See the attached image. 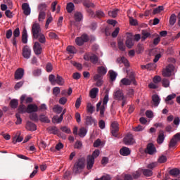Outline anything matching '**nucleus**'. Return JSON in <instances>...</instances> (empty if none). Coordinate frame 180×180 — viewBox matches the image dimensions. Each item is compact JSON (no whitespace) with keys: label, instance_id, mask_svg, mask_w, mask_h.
<instances>
[{"label":"nucleus","instance_id":"obj_1","mask_svg":"<svg viewBox=\"0 0 180 180\" xmlns=\"http://www.w3.org/2000/svg\"><path fill=\"white\" fill-rule=\"evenodd\" d=\"M113 99L117 101L118 102H122V107L124 105H127V96H124L123 90L120 89H117L114 91L112 94Z\"/></svg>","mask_w":180,"mask_h":180},{"label":"nucleus","instance_id":"obj_2","mask_svg":"<svg viewBox=\"0 0 180 180\" xmlns=\"http://www.w3.org/2000/svg\"><path fill=\"white\" fill-rule=\"evenodd\" d=\"M109 102V94H106L102 101H99L96 104V111L100 112L101 116L103 117L105 115V110L108 107V103Z\"/></svg>","mask_w":180,"mask_h":180},{"label":"nucleus","instance_id":"obj_3","mask_svg":"<svg viewBox=\"0 0 180 180\" xmlns=\"http://www.w3.org/2000/svg\"><path fill=\"white\" fill-rule=\"evenodd\" d=\"M84 168H85V158H82L75 163L73 171L75 174H78V172H81V170L84 169Z\"/></svg>","mask_w":180,"mask_h":180},{"label":"nucleus","instance_id":"obj_4","mask_svg":"<svg viewBox=\"0 0 180 180\" xmlns=\"http://www.w3.org/2000/svg\"><path fill=\"white\" fill-rule=\"evenodd\" d=\"M175 71V66L173 65H169L163 70L162 75L163 77H171Z\"/></svg>","mask_w":180,"mask_h":180},{"label":"nucleus","instance_id":"obj_5","mask_svg":"<svg viewBox=\"0 0 180 180\" xmlns=\"http://www.w3.org/2000/svg\"><path fill=\"white\" fill-rule=\"evenodd\" d=\"M131 84H133L134 85H136L137 84L136 82V79H134V76L130 77L129 79H127V78L122 79L120 82V86H122V85L129 86V85H131Z\"/></svg>","mask_w":180,"mask_h":180},{"label":"nucleus","instance_id":"obj_6","mask_svg":"<svg viewBox=\"0 0 180 180\" xmlns=\"http://www.w3.org/2000/svg\"><path fill=\"white\" fill-rule=\"evenodd\" d=\"M26 99V95L23 94L20 97V105L18 107L19 113H27V107L23 104L25 100Z\"/></svg>","mask_w":180,"mask_h":180},{"label":"nucleus","instance_id":"obj_7","mask_svg":"<svg viewBox=\"0 0 180 180\" xmlns=\"http://www.w3.org/2000/svg\"><path fill=\"white\" fill-rule=\"evenodd\" d=\"M110 131L113 137H117V131H119V123L115 121L111 123Z\"/></svg>","mask_w":180,"mask_h":180},{"label":"nucleus","instance_id":"obj_8","mask_svg":"<svg viewBox=\"0 0 180 180\" xmlns=\"http://www.w3.org/2000/svg\"><path fill=\"white\" fill-rule=\"evenodd\" d=\"M84 58L86 61H91L92 64H97L99 60L98 56L95 54H86L84 55Z\"/></svg>","mask_w":180,"mask_h":180},{"label":"nucleus","instance_id":"obj_9","mask_svg":"<svg viewBox=\"0 0 180 180\" xmlns=\"http://www.w3.org/2000/svg\"><path fill=\"white\" fill-rule=\"evenodd\" d=\"M89 40L88 35L83 34L80 37H77L75 39V43L77 46H82L84 43H86Z\"/></svg>","mask_w":180,"mask_h":180},{"label":"nucleus","instance_id":"obj_10","mask_svg":"<svg viewBox=\"0 0 180 180\" xmlns=\"http://www.w3.org/2000/svg\"><path fill=\"white\" fill-rule=\"evenodd\" d=\"M32 32L33 37L41 33V28H40V24L37 22H34L32 27Z\"/></svg>","mask_w":180,"mask_h":180},{"label":"nucleus","instance_id":"obj_11","mask_svg":"<svg viewBox=\"0 0 180 180\" xmlns=\"http://www.w3.org/2000/svg\"><path fill=\"white\" fill-rule=\"evenodd\" d=\"M33 50L36 56H40V54H41V51H43V48L41 47V44H40V42L39 41L34 42Z\"/></svg>","mask_w":180,"mask_h":180},{"label":"nucleus","instance_id":"obj_12","mask_svg":"<svg viewBox=\"0 0 180 180\" xmlns=\"http://www.w3.org/2000/svg\"><path fill=\"white\" fill-rule=\"evenodd\" d=\"M31 56L32 50L30 49L29 46H25L22 49V57H24V58H26L27 60H29Z\"/></svg>","mask_w":180,"mask_h":180},{"label":"nucleus","instance_id":"obj_13","mask_svg":"<svg viewBox=\"0 0 180 180\" xmlns=\"http://www.w3.org/2000/svg\"><path fill=\"white\" fill-rule=\"evenodd\" d=\"M125 44L128 49H131L134 46V41L133 40V35L131 34H127Z\"/></svg>","mask_w":180,"mask_h":180},{"label":"nucleus","instance_id":"obj_14","mask_svg":"<svg viewBox=\"0 0 180 180\" xmlns=\"http://www.w3.org/2000/svg\"><path fill=\"white\" fill-rule=\"evenodd\" d=\"M124 143L126 146H131L134 144V139H133L132 134H128L124 138Z\"/></svg>","mask_w":180,"mask_h":180},{"label":"nucleus","instance_id":"obj_15","mask_svg":"<svg viewBox=\"0 0 180 180\" xmlns=\"http://www.w3.org/2000/svg\"><path fill=\"white\" fill-rule=\"evenodd\" d=\"M156 151H157V149L155 148V146H154V144L149 143L147 146L145 153L146 154H150V155H153V154H155Z\"/></svg>","mask_w":180,"mask_h":180},{"label":"nucleus","instance_id":"obj_16","mask_svg":"<svg viewBox=\"0 0 180 180\" xmlns=\"http://www.w3.org/2000/svg\"><path fill=\"white\" fill-rule=\"evenodd\" d=\"M23 75H25V70L23 68H18L15 72V79H22Z\"/></svg>","mask_w":180,"mask_h":180},{"label":"nucleus","instance_id":"obj_17","mask_svg":"<svg viewBox=\"0 0 180 180\" xmlns=\"http://www.w3.org/2000/svg\"><path fill=\"white\" fill-rule=\"evenodd\" d=\"M20 134V131L16 132L15 135L13 139V144H16V143H22V141H23V137L21 136Z\"/></svg>","mask_w":180,"mask_h":180},{"label":"nucleus","instance_id":"obj_18","mask_svg":"<svg viewBox=\"0 0 180 180\" xmlns=\"http://www.w3.org/2000/svg\"><path fill=\"white\" fill-rule=\"evenodd\" d=\"M94 81L96 82V86H102L103 81L102 80V76L101 75H95L94 76Z\"/></svg>","mask_w":180,"mask_h":180},{"label":"nucleus","instance_id":"obj_19","mask_svg":"<svg viewBox=\"0 0 180 180\" xmlns=\"http://www.w3.org/2000/svg\"><path fill=\"white\" fill-rule=\"evenodd\" d=\"M25 129L28 130V131H34L37 130V127H36V124H34V123L30 121L27 122Z\"/></svg>","mask_w":180,"mask_h":180},{"label":"nucleus","instance_id":"obj_20","mask_svg":"<svg viewBox=\"0 0 180 180\" xmlns=\"http://www.w3.org/2000/svg\"><path fill=\"white\" fill-rule=\"evenodd\" d=\"M34 39L38 40V41H39V43H41V44H44V43H46V36H44V34H43L42 32L34 37Z\"/></svg>","mask_w":180,"mask_h":180},{"label":"nucleus","instance_id":"obj_21","mask_svg":"<svg viewBox=\"0 0 180 180\" xmlns=\"http://www.w3.org/2000/svg\"><path fill=\"white\" fill-rule=\"evenodd\" d=\"M22 8L24 12V15H26V16H29L30 15V6H29V4L27 3H24L22 5Z\"/></svg>","mask_w":180,"mask_h":180},{"label":"nucleus","instance_id":"obj_22","mask_svg":"<svg viewBox=\"0 0 180 180\" xmlns=\"http://www.w3.org/2000/svg\"><path fill=\"white\" fill-rule=\"evenodd\" d=\"M130 148L124 146L120 150V154L123 155L124 157H127V155H130Z\"/></svg>","mask_w":180,"mask_h":180},{"label":"nucleus","instance_id":"obj_23","mask_svg":"<svg viewBox=\"0 0 180 180\" xmlns=\"http://www.w3.org/2000/svg\"><path fill=\"white\" fill-rule=\"evenodd\" d=\"M98 94H99V89L94 87L90 90L89 96L91 99H95L98 96Z\"/></svg>","mask_w":180,"mask_h":180},{"label":"nucleus","instance_id":"obj_24","mask_svg":"<svg viewBox=\"0 0 180 180\" xmlns=\"http://www.w3.org/2000/svg\"><path fill=\"white\" fill-rule=\"evenodd\" d=\"M39 110V107L36 104H30L27 105V113H33Z\"/></svg>","mask_w":180,"mask_h":180},{"label":"nucleus","instance_id":"obj_25","mask_svg":"<svg viewBox=\"0 0 180 180\" xmlns=\"http://www.w3.org/2000/svg\"><path fill=\"white\" fill-rule=\"evenodd\" d=\"M87 169H92V167H94V164H95V160L94 159V158L91 157V156H88L87 157Z\"/></svg>","mask_w":180,"mask_h":180},{"label":"nucleus","instance_id":"obj_26","mask_svg":"<svg viewBox=\"0 0 180 180\" xmlns=\"http://www.w3.org/2000/svg\"><path fill=\"white\" fill-rule=\"evenodd\" d=\"M152 101H153V105L157 108V106L160 105V102H161V98H160V96H158V95L154 94L152 96Z\"/></svg>","mask_w":180,"mask_h":180},{"label":"nucleus","instance_id":"obj_27","mask_svg":"<svg viewBox=\"0 0 180 180\" xmlns=\"http://www.w3.org/2000/svg\"><path fill=\"white\" fill-rule=\"evenodd\" d=\"M98 75H101V77L103 75H106V72H108V68L105 66H100L97 69Z\"/></svg>","mask_w":180,"mask_h":180},{"label":"nucleus","instance_id":"obj_28","mask_svg":"<svg viewBox=\"0 0 180 180\" xmlns=\"http://www.w3.org/2000/svg\"><path fill=\"white\" fill-rule=\"evenodd\" d=\"M175 98H176V94L175 93H173L172 94H169L168 95L167 97H166V99H165V102L168 105L170 103V105H172V103H174V102H170V101H172V99H175Z\"/></svg>","mask_w":180,"mask_h":180},{"label":"nucleus","instance_id":"obj_29","mask_svg":"<svg viewBox=\"0 0 180 180\" xmlns=\"http://www.w3.org/2000/svg\"><path fill=\"white\" fill-rule=\"evenodd\" d=\"M86 124L87 126H91V124H96V121L95 119L92 118L91 116H87L86 117Z\"/></svg>","mask_w":180,"mask_h":180},{"label":"nucleus","instance_id":"obj_30","mask_svg":"<svg viewBox=\"0 0 180 180\" xmlns=\"http://www.w3.org/2000/svg\"><path fill=\"white\" fill-rule=\"evenodd\" d=\"M164 140H165L164 132L162 131H160L157 139V142L158 144H162V143H164Z\"/></svg>","mask_w":180,"mask_h":180},{"label":"nucleus","instance_id":"obj_31","mask_svg":"<svg viewBox=\"0 0 180 180\" xmlns=\"http://www.w3.org/2000/svg\"><path fill=\"white\" fill-rule=\"evenodd\" d=\"M87 133H88V129L85 127H82L79 129L78 134H79V137H85V136H86Z\"/></svg>","mask_w":180,"mask_h":180},{"label":"nucleus","instance_id":"obj_32","mask_svg":"<svg viewBox=\"0 0 180 180\" xmlns=\"http://www.w3.org/2000/svg\"><path fill=\"white\" fill-rule=\"evenodd\" d=\"M22 41L24 43V44L27 43V31L26 29H24L22 31Z\"/></svg>","mask_w":180,"mask_h":180},{"label":"nucleus","instance_id":"obj_33","mask_svg":"<svg viewBox=\"0 0 180 180\" xmlns=\"http://www.w3.org/2000/svg\"><path fill=\"white\" fill-rule=\"evenodd\" d=\"M63 119V115H60V117H58V115H55L52 119V122L53 123H61Z\"/></svg>","mask_w":180,"mask_h":180},{"label":"nucleus","instance_id":"obj_34","mask_svg":"<svg viewBox=\"0 0 180 180\" xmlns=\"http://www.w3.org/2000/svg\"><path fill=\"white\" fill-rule=\"evenodd\" d=\"M53 111L55 113H58V115H60V113H61V112H63V107H61L60 105H54L53 108Z\"/></svg>","mask_w":180,"mask_h":180},{"label":"nucleus","instance_id":"obj_35","mask_svg":"<svg viewBox=\"0 0 180 180\" xmlns=\"http://www.w3.org/2000/svg\"><path fill=\"white\" fill-rule=\"evenodd\" d=\"M67 51L69 54H77V49L73 46H68L67 47Z\"/></svg>","mask_w":180,"mask_h":180},{"label":"nucleus","instance_id":"obj_36","mask_svg":"<svg viewBox=\"0 0 180 180\" xmlns=\"http://www.w3.org/2000/svg\"><path fill=\"white\" fill-rule=\"evenodd\" d=\"M86 110H87L88 113L92 114L95 111V107H94L92 103H88L87 105H86Z\"/></svg>","mask_w":180,"mask_h":180},{"label":"nucleus","instance_id":"obj_37","mask_svg":"<svg viewBox=\"0 0 180 180\" xmlns=\"http://www.w3.org/2000/svg\"><path fill=\"white\" fill-rule=\"evenodd\" d=\"M142 172L145 176H153V170L150 169H142Z\"/></svg>","mask_w":180,"mask_h":180},{"label":"nucleus","instance_id":"obj_38","mask_svg":"<svg viewBox=\"0 0 180 180\" xmlns=\"http://www.w3.org/2000/svg\"><path fill=\"white\" fill-rule=\"evenodd\" d=\"M117 63H122V64H124L125 67H129V60L124 57H122L121 58H118L117 60Z\"/></svg>","mask_w":180,"mask_h":180},{"label":"nucleus","instance_id":"obj_39","mask_svg":"<svg viewBox=\"0 0 180 180\" xmlns=\"http://www.w3.org/2000/svg\"><path fill=\"white\" fill-rule=\"evenodd\" d=\"M74 8H75L74 3L70 2L67 4L66 9L69 13H71L74 11Z\"/></svg>","mask_w":180,"mask_h":180},{"label":"nucleus","instance_id":"obj_40","mask_svg":"<svg viewBox=\"0 0 180 180\" xmlns=\"http://www.w3.org/2000/svg\"><path fill=\"white\" fill-rule=\"evenodd\" d=\"M83 15L82 13H79V12H76L75 13V20H76V22H81V20H82L83 19Z\"/></svg>","mask_w":180,"mask_h":180},{"label":"nucleus","instance_id":"obj_41","mask_svg":"<svg viewBox=\"0 0 180 180\" xmlns=\"http://www.w3.org/2000/svg\"><path fill=\"white\" fill-rule=\"evenodd\" d=\"M141 172H143V169H139L136 172H134L132 174L133 177L135 179H137V178H140V176H141Z\"/></svg>","mask_w":180,"mask_h":180},{"label":"nucleus","instance_id":"obj_42","mask_svg":"<svg viewBox=\"0 0 180 180\" xmlns=\"http://www.w3.org/2000/svg\"><path fill=\"white\" fill-rule=\"evenodd\" d=\"M56 84L60 86L64 85V79L58 75L56 77Z\"/></svg>","mask_w":180,"mask_h":180},{"label":"nucleus","instance_id":"obj_43","mask_svg":"<svg viewBox=\"0 0 180 180\" xmlns=\"http://www.w3.org/2000/svg\"><path fill=\"white\" fill-rule=\"evenodd\" d=\"M176 143H178V141L176 140V138H175V136H174L170 140V143L169 144V148H172L175 147V146H176Z\"/></svg>","mask_w":180,"mask_h":180},{"label":"nucleus","instance_id":"obj_44","mask_svg":"<svg viewBox=\"0 0 180 180\" xmlns=\"http://www.w3.org/2000/svg\"><path fill=\"white\" fill-rule=\"evenodd\" d=\"M176 22V15L172 14V15L170 16V18H169V24H170L172 26H174Z\"/></svg>","mask_w":180,"mask_h":180},{"label":"nucleus","instance_id":"obj_45","mask_svg":"<svg viewBox=\"0 0 180 180\" xmlns=\"http://www.w3.org/2000/svg\"><path fill=\"white\" fill-rule=\"evenodd\" d=\"M108 74L110 75L111 81H115L116 79V77H117V73H116L115 71L110 70L108 72Z\"/></svg>","mask_w":180,"mask_h":180},{"label":"nucleus","instance_id":"obj_46","mask_svg":"<svg viewBox=\"0 0 180 180\" xmlns=\"http://www.w3.org/2000/svg\"><path fill=\"white\" fill-rule=\"evenodd\" d=\"M60 130H61V131H63V133H65L66 134H71V133H72L71 129H70L67 126L61 127Z\"/></svg>","mask_w":180,"mask_h":180},{"label":"nucleus","instance_id":"obj_47","mask_svg":"<svg viewBox=\"0 0 180 180\" xmlns=\"http://www.w3.org/2000/svg\"><path fill=\"white\" fill-rule=\"evenodd\" d=\"M48 131L51 134H57V132L58 131V129H57V127H49L48 128Z\"/></svg>","mask_w":180,"mask_h":180},{"label":"nucleus","instance_id":"obj_48","mask_svg":"<svg viewBox=\"0 0 180 180\" xmlns=\"http://www.w3.org/2000/svg\"><path fill=\"white\" fill-rule=\"evenodd\" d=\"M169 174L172 176H178L180 174V171L178 169H173L170 170Z\"/></svg>","mask_w":180,"mask_h":180},{"label":"nucleus","instance_id":"obj_49","mask_svg":"<svg viewBox=\"0 0 180 180\" xmlns=\"http://www.w3.org/2000/svg\"><path fill=\"white\" fill-rule=\"evenodd\" d=\"M49 79L51 85H56L57 79H56V76L54 75H50Z\"/></svg>","mask_w":180,"mask_h":180},{"label":"nucleus","instance_id":"obj_50","mask_svg":"<svg viewBox=\"0 0 180 180\" xmlns=\"http://www.w3.org/2000/svg\"><path fill=\"white\" fill-rule=\"evenodd\" d=\"M164 11V6H159L153 10V15H157L158 13H160V12H162Z\"/></svg>","mask_w":180,"mask_h":180},{"label":"nucleus","instance_id":"obj_51","mask_svg":"<svg viewBox=\"0 0 180 180\" xmlns=\"http://www.w3.org/2000/svg\"><path fill=\"white\" fill-rule=\"evenodd\" d=\"M143 51H144V46L141 44H139L136 49V53H137V54H141Z\"/></svg>","mask_w":180,"mask_h":180},{"label":"nucleus","instance_id":"obj_52","mask_svg":"<svg viewBox=\"0 0 180 180\" xmlns=\"http://www.w3.org/2000/svg\"><path fill=\"white\" fill-rule=\"evenodd\" d=\"M99 154H101V151L96 149L93 152L92 155H89L88 157H91L94 158V160H95V158H98V157H99Z\"/></svg>","mask_w":180,"mask_h":180},{"label":"nucleus","instance_id":"obj_53","mask_svg":"<svg viewBox=\"0 0 180 180\" xmlns=\"http://www.w3.org/2000/svg\"><path fill=\"white\" fill-rule=\"evenodd\" d=\"M162 85L164 88H168L169 86V80L168 79L164 78L162 80Z\"/></svg>","mask_w":180,"mask_h":180},{"label":"nucleus","instance_id":"obj_54","mask_svg":"<svg viewBox=\"0 0 180 180\" xmlns=\"http://www.w3.org/2000/svg\"><path fill=\"white\" fill-rule=\"evenodd\" d=\"M119 12V10H112L108 12V15L109 16H110V18H116V16H117V13Z\"/></svg>","mask_w":180,"mask_h":180},{"label":"nucleus","instance_id":"obj_55","mask_svg":"<svg viewBox=\"0 0 180 180\" xmlns=\"http://www.w3.org/2000/svg\"><path fill=\"white\" fill-rule=\"evenodd\" d=\"M118 48L121 51H124L126 50V46H124V43H123V41H118Z\"/></svg>","mask_w":180,"mask_h":180},{"label":"nucleus","instance_id":"obj_56","mask_svg":"<svg viewBox=\"0 0 180 180\" xmlns=\"http://www.w3.org/2000/svg\"><path fill=\"white\" fill-rule=\"evenodd\" d=\"M38 19L39 22H43V20L46 19V13L44 11H40Z\"/></svg>","mask_w":180,"mask_h":180},{"label":"nucleus","instance_id":"obj_57","mask_svg":"<svg viewBox=\"0 0 180 180\" xmlns=\"http://www.w3.org/2000/svg\"><path fill=\"white\" fill-rule=\"evenodd\" d=\"M39 120L44 123H50V120L46 115H40Z\"/></svg>","mask_w":180,"mask_h":180},{"label":"nucleus","instance_id":"obj_58","mask_svg":"<svg viewBox=\"0 0 180 180\" xmlns=\"http://www.w3.org/2000/svg\"><path fill=\"white\" fill-rule=\"evenodd\" d=\"M82 102V97L80 96L79 98H77L75 103V108L79 109V106H81V103Z\"/></svg>","mask_w":180,"mask_h":180},{"label":"nucleus","instance_id":"obj_59","mask_svg":"<svg viewBox=\"0 0 180 180\" xmlns=\"http://www.w3.org/2000/svg\"><path fill=\"white\" fill-rule=\"evenodd\" d=\"M148 37H150V32L146 30H143L141 37L142 40H146V39H147Z\"/></svg>","mask_w":180,"mask_h":180},{"label":"nucleus","instance_id":"obj_60","mask_svg":"<svg viewBox=\"0 0 180 180\" xmlns=\"http://www.w3.org/2000/svg\"><path fill=\"white\" fill-rule=\"evenodd\" d=\"M11 107L13 108V109H16V108H18V100H11V103H10Z\"/></svg>","mask_w":180,"mask_h":180},{"label":"nucleus","instance_id":"obj_61","mask_svg":"<svg viewBox=\"0 0 180 180\" xmlns=\"http://www.w3.org/2000/svg\"><path fill=\"white\" fill-rule=\"evenodd\" d=\"M126 96L127 97L128 96V98H133V96H134V89H128Z\"/></svg>","mask_w":180,"mask_h":180},{"label":"nucleus","instance_id":"obj_62","mask_svg":"<svg viewBox=\"0 0 180 180\" xmlns=\"http://www.w3.org/2000/svg\"><path fill=\"white\" fill-rule=\"evenodd\" d=\"M157 165H158V164L156 162H153L151 163H149L147 165V168H148L149 169H151V171H153V169H154V168H155V167H157Z\"/></svg>","mask_w":180,"mask_h":180},{"label":"nucleus","instance_id":"obj_63","mask_svg":"<svg viewBox=\"0 0 180 180\" xmlns=\"http://www.w3.org/2000/svg\"><path fill=\"white\" fill-rule=\"evenodd\" d=\"M17 119L15 124H22V118L20 117V114L18 112L15 115Z\"/></svg>","mask_w":180,"mask_h":180},{"label":"nucleus","instance_id":"obj_64","mask_svg":"<svg viewBox=\"0 0 180 180\" xmlns=\"http://www.w3.org/2000/svg\"><path fill=\"white\" fill-rule=\"evenodd\" d=\"M46 8H47V6L45 4H40L38 6V9H39V12H44V11H46Z\"/></svg>","mask_w":180,"mask_h":180}]
</instances>
